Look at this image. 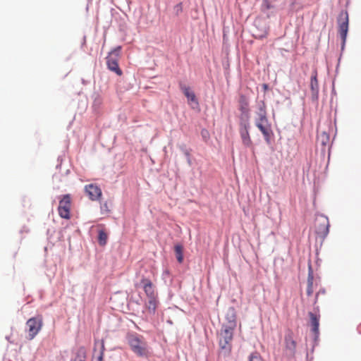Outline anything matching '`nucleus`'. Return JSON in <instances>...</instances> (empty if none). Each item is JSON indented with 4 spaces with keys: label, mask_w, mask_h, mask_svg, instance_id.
<instances>
[{
    "label": "nucleus",
    "mask_w": 361,
    "mask_h": 361,
    "mask_svg": "<svg viewBox=\"0 0 361 361\" xmlns=\"http://www.w3.org/2000/svg\"><path fill=\"white\" fill-rule=\"evenodd\" d=\"M256 117L255 119H262L267 116V104L264 100L257 102Z\"/></svg>",
    "instance_id": "obj_16"
},
{
    "label": "nucleus",
    "mask_w": 361,
    "mask_h": 361,
    "mask_svg": "<svg viewBox=\"0 0 361 361\" xmlns=\"http://www.w3.org/2000/svg\"><path fill=\"white\" fill-rule=\"evenodd\" d=\"M85 191L92 201L99 200L102 195L101 188L93 183L86 185Z\"/></svg>",
    "instance_id": "obj_10"
},
{
    "label": "nucleus",
    "mask_w": 361,
    "mask_h": 361,
    "mask_svg": "<svg viewBox=\"0 0 361 361\" xmlns=\"http://www.w3.org/2000/svg\"><path fill=\"white\" fill-rule=\"evenodd\" d=\"M235 329L222 325L218 335L219 348L224 355H228L231 352L232 341Z\"/></svg>",
    "instance_id": "obj_1"
},
{
    "label": "nucleus",
    "mask_w": 361,
    "mask_h": 361,
    "mask_svg": "<svg viewBox=\"0 0 361 361\" xmlns=\"http://www.w3.org/2000/svg\"><path fill=\"white\" fill-rule=\"evenodd\" d=\"M259 23V21H258V20H256V21L255 22V26H256V27L257 26V24H258Z\"/></svg>",
    "instance_id": "obj_33"
},
{
    "label": "nucleus",
    "mask_w": 361,
    "mask_h": 361,
    "mask_svg": "<svg viewBox=\"0 0 361 361\" xmlns=\"http://www.w3.org/2000/svg\"><path fill=\"white\" fill-rule=\"evenodd\" d=\"M104 350H105L104 343V341H102L101 351H100L99 355L97 357V361H103Z\"/></svg>",
    "instance_id": "obj_27"
},
{
    "label": "nucleus",
    "mask_w": 361,
    "mask_h": 361,
    "mask_svg": "<svg viewBox=\"0 0 361 361\" xmlns=\"http://www.w3.org/2000/svg\"><path fill=\"white\" fill-rule=\"evenodd\" d=\"M85 351L84 349H80L77 357L74 361H85Z\"/></svg>",
    "instance_id": "obj_26"
},
{
    "label": "nucleus",
    "mask_w": 361,
    "mask_h": 361,
    "mask_svg": "<svg viewBox=\"0 0 361 361\" xmlns=\"http://www.w3.org/2000/svg\"><path fill=\"white\" fill-rule=\"evenodd\" d=\"M174 251L176 253V259L179 263H182L183 261V248L181 245H176L174 247Z\"/></svg>",
    "instance_id": "obj_22"
},
{
    "label": "nucleus",
    "mask_w": 361,
    "mask_h": 361,
    "mask_svg": "<svg viewBox=\"0 0 361 361\" xmlns=\"http://www.w3.org/2000/svg\"><path fill=\"white\" fill-rule=\"evenodd\" d=\"M141 283L142 284V288L147 298H153V297L157 296L155 286L150 279L143 277L141 279Z\"/></svg>",
    "instance_id": "obj_11"
},
{
    "label": "nucleus",
    "mask_w": 361,
    "mask_h": 361,
    "mask_svg": "<svg viewBox=\"0 0 361 361\" xmlns=\"http://www.w3.org/2000/svg\"><path fill=\"white\" fill-rule=\"evenodd\" d=\"M268 35V28L266 25H264L262 29L258 32L255 33V37L259 39H262L266 37Z\"/></svg>",
    "instance_id": "obj_24"
},
{
    "label": "nucleus",
    "mask_w": 361,
    "mask_h": 361,
    "mask_svg": "<svg viewBox=\"0 0 361 361\" xmlns=\"http://www.w3.org/2000/svg\"><path fill=\"white\" fill-rule=\"evenodd\" d=\"M317 142L325 147L329 142V135L325 131H322L317 135Z\"/></svg>",
    "instance_id": "obj_20"
},
{
    "label": "nucleus",
    "mask_w": 361,
    "mask_h": 361,
    "mask_svg": "<svg viewBox=\"0 0 361 361\" xmlns=\"http://www.w3.org/2000/svg\"><path fill=\"white\" fill-rule=\"evenodd\" d=\"M310 88L314 97H317L318 91H319V85L317 78V73H314L310 79Z\"/></svg>",
    "instance_id": "obj_18"
},
{
    "label": "nucleus",
    "mask_w": 361,
    "mask_h": 361,
    "mask_svg": "<svg viewBox=\"0 0 361 361\" xmlns=\"http://www.w3.org/2000/svg\"><path fill=\"white\" fill-rule=\"evenodd\" d=\"M262 7L265 10H269L271 8V6L270 3L268 1V0H264Z\"/></svg>",
    "instance_id": "obj_29"
},
{
    "label": "nucleus",
    "mask_w": 361,
    "mask_h": 361,
    "mask_svg": "<svg viewBox=\"0 0 361 361\" xmlns=\"http://www.w3.org/2000/svg\"><path fill=\"white\" fill-rule=\"evenodd\" d=\"M309 316L312 326V330L313 333L317 335L319 334V317L312 312H310Z\"/></svg>",
    "instance_id": "obj_17"
},
{
    "label": "nucleus",
    "mask_w": 361,
    "mask_h": 361,
    "mask_svg": "<svg viewBox=\"0 0 361 361\" xmlns=\"http://www.w3.org/2000/svg\"><path fill=\"white\" fill-rule=\"evenodd\" d=\"M329 223L326 217L321 216L317 220L315 231L319 237L325 238L329 233Z\"/></svg>",
    "instance_id": "obj_9"
},
{
    "label": "nucleus",
    "mask_w": 361,
    "mask_h": 361,
    "mask_svg": "<svg viewBox=\"0 0 361 361\" xmlns=\"http://www.w3.org/2000/svg\"><path fill=\"white\" fill-rule=\"evenodd\" d=\"M121 47H118L111 51L106 57V65L108 68L115 72L118 75L121 76L123 73L121 69L118 66L119 55Z\"/></svg>",
    "instance_id": "obj_4"
},
{
    "label": "nucleus",
    "mask_w": 361,
    "mask_h": 361,
    "mask_svg": "<svg viewBox=\"0 0 361 361\" xmlns=\"http://www.w3.org/2000/svg\"><path fill=\"white\" fill-rule=\"evenodd\" d=\"M348 13L347 11H341L338 18V32L343 40L344 46L348 31Z\"/></svg>",
    "instance_id": "obj_8"
},
{
    "label": "nucleus",
    "mask_w": 361,
    "mask_h": 361,
    "mask_svg": "<svg viewBox=\"0 0 361 361\" xmlns=\"http://www.w3.org/2000/svg\"><path fill=\"white\" fill-rule=\"evenodd\" d=\"M148 302L147 304L146 305V307H147V310L150 312V313H154L155 312V310H156V308H157V296H155V297H153L152 298H148Z\"/></svg>",
    "instance_id": "obj_19"
},
{
    "label": "nucleus",
    "mask_w": 361,
    "mask_h": 361,
    "mask_svg": "<svg viewBox=\"0 0 361 361\" xmlns=\"http://www.w3.org/2000/svg\"><path fill=\"white\" fill-rule=\"evenodd\" d=\"M325 294V290L324 289L322 290H319L317 294H316V298H315V301H314V303H316L317 302V298H318V296L319 294Z\"/></svg>",
    "instance_id": "obj_31"
},
{
    "label": "nucleus",
    "mask_w": 361,
    "mask_h": 361,
    "mask_svg": "<svg viewBox=\"0 0 361 361\" xmlns=\"http://www.w3.org/2000/svg\"><path fill=\"white\" fill-rule=\"evenodd\" d=\"M262 86H263L264 90H267L268 89V85L264 84Z\"/></svg>",
    "instance_id": "obj_32"
},
{
    "label": "nucleus",
    "mask_w": 361,
    "mask_h": 361,
    "mask_svg": "<svg viewBox=\"0 0 361 361\" xmlns=\"http://www.w3.org/2000/svg\"><path fill=\"white\" fill-rule=\"evenodd\" d=\"M128 343L132 350L137 355L142 356L147 354V343L142 338L132 335L128 338Z\"/></svg>",
    "instance_id": "obj_6"
},
{
    "label": "nucleus",
    "mask_w": 361,
    "mask_h": 361,
    "mask_svg": "<svg viewBox=\"0 0 361 361\" xmlns=\"http://www.w3.org/2000/svg\"><path fill=\"white\" fill-rule=\"evenodd\" d=\"M314 292V278L312 274H309L307 278V295L310 296Z\"/></svg>",
    "instance_id": "obj_21"
},
{
    "label": "nucleus",
    "mask_w": 361,
    "mask_h": 361,
    "mask_svg": "<svg viewBox=\"0 0 361 361\" xmlns=\"http://www.w3.org/2000/svg\"><path fill=\"white\" fill-rule=\"evenodd\" d=\"M248 361H263L262 356L260 354L255 351L250 354V355L248 357Z\"/></svg>",
    "instance_id": "obj_25"
},
{
    "label": "nucleus",
    "mask_w": 361,
    "mask_h": 361,
    "mask_svg": "<svg viewBox=\"0 0 361 361\" xmlns=\"http://www.w3.org/2000/svg\"><path fill=\"white\" fill-rule=\"evenodd\" d=\"M249 128L250 120H247L246 116L244 118H240L239 133L240 135L242 143L246 147L252 148L253 142L250 135Z\"/></svg>",
    "instance_id": "obj_2"
},
{
    "label": "nucleus",
    "mask_w": 361,
    "mask_h": 361,
    "mask_svg": "<svg viewBox=\"0 0 361 361\" xmlns=\"http://www.w3.org/2000/svg\"><path fill=\"white\" fill-rule=\"evenodd\" d=\"M249 102L248 99L246 96L241 94L239 98V109L241 111V114L239 116L240 118L247 117V120H250V114H249Z\"/></svg>",
    "instance_id": "obj_12"
},
{
    "label": "nucleus",
    "mask_w": 361,
    "mask_h": 361,
    "mask_svg": "<svg viewBox=\"0 0 361 361\" xmlns=\"http://www.w3.org/2000/svg\"><path fill=\"white\" fill-rule=\"evenodd\" d=\"M43 326L42 316H37L29 319L26 322L28 339L32 340L41 331Z\"/></svg>",
    "instance_id": "obj_3"
},
{
    "label": "nucleus",
    "mask_w": 361,
    "mask_h": 361,
    "mask_svg": "<svg viewBox=\"0 0 361 361\" xmlns=\"http://www.w3.org/2000/svg\"><path fill=\"white\" fill-rule=\"evenodd\" d=\"M107 240H108L107 233L104 231L100 230L99 231V235H98L99 244L102 246H104L107 243Z\"/></svg>",
    "instance_id": "obj_23"
},
{
    "label": "nucleus",
    "mask_w": 361,
    "mask_h": 361,
    "mask_svg": "<svg viewBox=\"0 0 361 361\" xmlns=\"http://www.w3.org/2000/svg\"><path fill=\"white\" fill-rule=\"evenodd\" d=\"M180 88L184 95L187 97L188 102L190 104H195L196 106L199 105L198 101L196 98L195 93L190 88L185 85L180 84Z\"/></svg>",
    "instance_id": "obj_14"
},
{
    "label": "nucleus",
    "mask_w": 361,
    "mask_h": 361,
    "mask_svg": "<svg viewBox=\"0 0 361 361\" xmlns=\"http://www.w3.org/2000/svg\"><path fill=\"white\" fill-rule=\"evenodd\" d=\"M101 212L102 214L109 213L110 209H109L108 204L106 202H104L103 204L101 205Z\"/></svg>",
    "instance_id": "obj_28"
},
{
    "label": "nucleus",
    "mask_w": 361,
    "mask_h": 361,
    "mask_svg": "<svg viewBox=\"0 0 361 361\" xmlns=\"http://www.w3.org/2000/svg\"><path fill=\"white\" fill-rule=\"evenodd\" d=\"M255 123L262 133L266 142L269 144L274 133L271 129V123L269 121L268 117L262 119H255Z\"/></svg>",
    "instance_id": "obj_5"
},
{
    "label": "nucleus",
    "mask_w": 361,
    "mask_h": 361,
    "mask_svg": "<svg viewBox=\"0 0 361 361\" xmlns=\"http://www.w3.org/2000/svg\"><path fill=\"white\" fill-rule=\"evenodd\" d=\"M226 323L223 326L235 329L237 326L236 312L233 307H229L226 314Z\"/></svg>",
    "instance_id": "obj_13"
},
{
    "label": "nucleus",
    "mask_w": 361,
    "mask_h": 361,
    "mask_svg": "<svg viewBox=\"0 0 361 361\" xmlns=\"http://www.w3.org/2000/svg\"><path fill=\"white\" fill-rule=\"evenodd\" d=\"M175 9L176 10L177 13L182 11V4H178L175 6Z\"/></svg>",
    "instance_id": "obj_30"
},
{
    "label": "nucleus",
    "mask_w": 361,
    "mask_h": 361,
    "mask_svg": "<svg viewBox=\"0 0 361 361\" xmlns=\"http://www.w3.org/2000/svg\"><path fill=\"white\" fill-rule=\"evenodd\" d=\"M71 195H64L59 201L58 212L59 216L65 219L71 218Z\"/></svg>",
    "instance_id": "obj_7"
},
{
    "label": "nucleus",
    "mask_w": 361,
    "mask_h": 361,
    "mask_svg": "<svg viewBox=\"0 0 361 361\" xmlns=\"http://www.w3.org/2000/svg\"><path fill=\"white\" fill-rule=\"evenodd\" d=\"M286 349L289 352L290 355H294L296 350V342L293 339L292 333H289L285 336Z\"/></svg>",
    "instance_id": "obj_15"
}]
</instances>
